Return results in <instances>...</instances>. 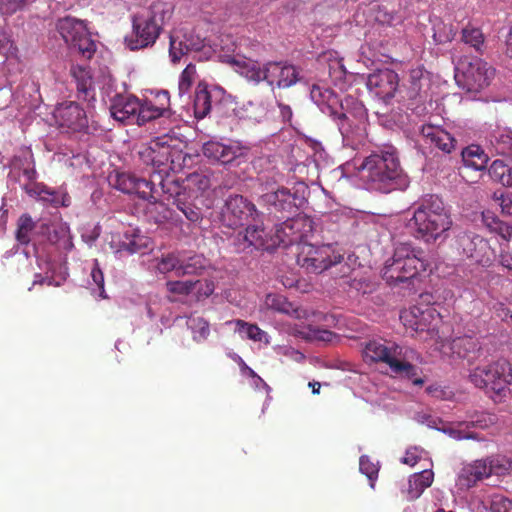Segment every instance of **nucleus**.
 Instances as JSON below:
<instances>
[{"label":"nucleus","mask_w":512,"mask_h":512,"mask_svg":"<svg viewBox=\"0 0 512 512\" xmlns=\"http://www.w3.org/2000/svg\"><path fill=\"white\" fill-rule=\"evenodd\" d=\"M310 99L322 113L337 122L345 146L356 149L366 143L367 111L360 101L353 96L340 100L333 90L322 83L311 86Z\"/></svg>","instance_id":"f257e3e1"},{"label":"nucleus","mask_w":512,"mask_h":512,"mask_svg":"<svg viewBox=\"0 0 512 512\" xmlns=\"http://www.w3.org/2000/svg\"><path fill=\"white\" fill-rule=\"evenodd\" d=\"M355 169L356 176L368 190L390 193L405 190L410 183L400 166L397 150L392 145H384L373 151Z\"/></svg>","instance_id":"f03ea898"},{"label":"nucleus","mask_w":512,"mask_h":512,"mask_svg":"<svg viewBox=\"0 0 512 512\" xmlns=\"http://www.w3.org/2000/svg\"><path fill=\"white\" fill-rule=\"evenodd\" d=\"M222 61L247 81L254 84L266 82L272 90L290 88L301 80L299 69L287 61H268L261 65L242 54L223 55Z\"/></svg>","instance_id":"7ed1b4c3"},{"label":"nucleus","mask_w":512,"mask_h":512,"mask_svg":"<svg viewBox=\"0 0 512 512\" xmlns=\"http://www.w3.org/2000/svg\"><path fill=\"white\" fill-rule=\"evenodd\" d=\"M406 227L415 238L431 244L444 241L452 227L449 210L436 195L422 198L415 207Z\"/></svg>","instance_id":"20e7f679"},{"label":"nucleus","mask_w":512,"mask_h":512,"mask_svg":"<svg viewBox=\"0 0 512 512\" xmlns=\"http://www.w3.org/2000/svg\"><path fill=\"white\" fill-rule=\"evenodd\" d=\"M311 230V220L305 216L289 218L275 227L274 234L268 233L262 226H248L232 236V244L237 252L251 249L272 250L278 246L288 247L298 238L291 236L293 230Z\"/></svg>","instance_id":"39448f33"},{"label":"nucleus","mask_w":512,"mask_h":512,"mask_svg":"<svg viewBox=\"0 0 512 512\" xmlns=\"http://www.w3.org/2000/svg\"><path fill=\"white\" fill-rule=\"evenodd\" d=\"M366 362H383L397 376L412 380L414 385H422L424 380L416 377L418 368L412 364L420 359L419 353L406 346H400L384 339H374L367 342L363 349Z\"/></svg>","instance_id":"423d86ee"},{"label":"nucleus","mask_w":512,"mask_h":512,"mask_svg":"<svg viewBox=\"0 0 512 512\" xmlns=\"http://www.w3.org/2000/svg\"><path fill=\"white\" fill-rule=\"evenodd\" d=\"M45 234V223L35 222L27 215L23 214L17 222L16 239L22 245L31 244L37 258L38 266L41 270L35 273L33 285L47 284L48 286H61L67 279V267L63 264L57 265L50 260H43L39 250L42 244V236Z\"/></svg>","instance_id":"0eeeda50"},{"label":"nucleus","mask_w":512,"mask_h":512,"mask_svg":"<svg viewBox=\"0 0 512 512\" xmlns=\"http://www.w3.org/2000/svg\"><path fill=\"white\" fill-rule=\"evenodd\" d=\"M435 316L439 317V313L434 308H426L421 310L418 307H413L409 312L401 314V319L405 325H409L416 332L427 331L431 338L438 343H441L440 349H444L446 345L449 346L453 354H456L459 358L466 359L471 364L480 352L479 341L477 338L469 335L457 337L451 342H447L439 335V331L436 330V324L430 325L428 320L434 319Z\"/></svg>","instance_id":"6e6552de"},{"label":"nucleus","mask_w":512,"mask_h":512,"mask_svg":"<svg viewBox=\"0 0 512 512\" xmlns=\"http://www.w3.org/2000/svg\"><path fill=\"white\" fill-rule=\"evenodd\" d=\"M172 12L171 4L156 2L147 10L133 16L132 33L124 38L126 47L136 51L152 46L166 22L171 19Z\"/></svg>","instance_id":"1a4fd4ad"},{"label":"nucleus","mask_w":512,"mask_h":512,"mask_svg":"<svg viewBox=\"0 0 512 512\" xmlns=\"http://www.w3.org/2000/svg\"><path fill=\"white\" fill-rule=\"evenodd\" d=\"M37 173L35 170L32 154L24 151L21 157H15L9 179L19 183L21 188L31 197H35L54 207H68L71 203L70 197L64 190H54L36 182Z\"/></svg>","instance_id":"9d476101"},{"label":"nucleus","mask_w":512,"mask_h":512,"mask_svg":"<svg viewBox=\"0 0 512 512\" xmlns=\"http://www.w3.org/2000/svg\"><path fill=\"white\" fill-rule=\"evenodd\" d=\"M428 262L424 251L408 243L396 246L393 257L387 260L382 270L383 278L389 284L415 279L425 273Z\"/></svg>","instance_id":"9b49d317"},{"label":"nucleus","mask_w":512,"mask_h":512,"mask_svg":"<svg viewBox=\"0 0 512 512\" xmlns=\"http://www.w3.org/2000/svg\"><path fill=\"white\" fill-rule=\"evenodd\" d=\"M312 230L313 225L311 224V230L309 231L302 228L290 232V234H292L291 236H295L299 239L289 246H296L297 263L302 268L311 273H321L332 265L339 263L342 259V255L336 252L331 244L315 246L308 242V237Z\"/></svg>","instance_id":"f8f14e48"},{"label":"nucleus","mask_w":512,"mask_h":512,"mask_svg":"<svg viewBox=\"0 0 512 512\" xmlns=\"http://www.w3.org/2000/svg\"><path fill=\"white\" fill-rule=\"evenodd\" d=\"M469 379L475 387L485 389L494 402L512 396V368L505 359L470 370Z\"/></svg>","instance_id":"ddd939ff"},{"label":"nucleus","mask_w":512,"mask_h":512,"mask_svg":"<svg viewBox=\"0 0 512 512\" xmlns=\"http://www.w3.org/2000/svg\"><path fill=\"white\" fill-rule=\"evenodd\" d=\"M494 76V69L478 57L465 56L455 65L457 85L468 92L486 88Z\"/></svg>","instance_id":"4468645a"},{"label":"nucleus","mask_w":512,"mask_h":512,"mask_svg":"<svg viewBox=\"0 0 512 512\" xmlns=\"http://www.w3.org/2000/svg\"><path fill=\"white\" fill-rule=\"evenodd\" d=\"M57 30L69 48L90 59L96 51V43L83 20L65 17L58 21Z\"/></svg>","instance_id":"2eb2a0df"},{"label":"nucleus","mask_w":512,"mask_h":512,"mask_svg":"<svg viewBox=\"0 0 512 512\" xmlns=\"http://www.w3.org/2000/svg\"><path fill=\"white\" fill-rule=\"evenodd\" d=\"M311 148L313 150L311 157H307L304 162H297L289 168L295 177L299 179L298 189L302 190L303 193H305L308 187L306 181H314L326 155L322 145L318 142H313Z\"/></svg>","instance_id":"dca6fc26"},{"label":"nucleus","mask_w":512,"mask_h":512,"mask_svg":"<svg viewBox=\"0 0 512 512\" xmlns=\"http://www.w3.org/2000/svg\"><path fill=\"white\" fill-rule=\"evenodd\" d=\"M366 85L371 94L387 103L398 90L399 78L393 70H378L368 76Z\"/></svg>","instance_id":"f3484780"},{"label":"nucleus","mask_w":512,"mask_h":512,"mask_svg":"<svg viewBox=\"0 0 512 512\" xmlns=\"http://www.w3.org/2000/svg\"><path fill=\"white\" fill-rule=\"evenodd\" d=\"M203 154L213 162L227 165L246 154V149L235 141L211 140L203 145Z\"/></svg>","instance_id":"a211bd4d"},{"label":"nucleus","mask_w":512,"mask_h":512,"mask_svg":"<svg viewBox=\"0 0 512 512\" xmlns=\"http://www.w3.org/2000/svg\"><path fill=\"white\" fill-rule=\"evenodd\" d=\"M55 123L67 131H80L87 126L84 110L75 102H64L53 111Z\"/></svg>","instance_id":"6ab92c4d"},{"label":"nucleus","mask_w":512,"mask_h":512,"mask_svg":"<svg viewBox=\"0 0 512 512\" xmlns=\"http://www.w3.org/2000/svg\"><path fill=\"white\" fill-rule=\"evenodd\" d=\"M457 243L459 249L468 258L482 265L490 262L492 251L488 241L483 237L472 232H464L458 236Z\"/></svg>","instance_id":"aec40b11"},{"label":"nucleus","mask_w":512,"mask_h":512,"mask_svg":"<svg viewBox=\"0 0 512 512\" xmlns=\"http://www.w3.org/2000/svg\"><path fill=\"white\" fill-rule=\"evenodd\" d=\"M263 200L275 211L286 212L294 215L297 210L305 203V196L302 190L297 189L295 193H291L286 188L267 193L263 196Z\"/></svg>","instance_id":"412c9836"},{"label":"nucleus","mask_w":512,"mask_h":512,"mask_svg":"<svg viewBox=\"0 0 512 512\" xmlns=\"http://www.w3.org/2000/svg\"><path fill=\"white\" fill-rule=\"evenodd\" d=\"M255 212L254 204L241 195H234L226 200L222 217L228 226L237 227L242 225L245 220L253 217Z\"/></svg>","instance_id":"4be33fe9"},{"label":"nucleus","mask_w":512,"mask_h":512,"mask_svg":"<svg viewBox=\"0 0 512 512\" xmlns=\"http://www.w3.org/2000/svg\"><path fill=\"white\" fill-rule=\"evenodd\" d=\"M207 47V40L198 35L180 34L174 32L170 35L169 56L173 63L179 62L183 56L191 51H202Z\"/></svg>","instance_id":"5701e85b"},{"label":"nucleus","mask_w":512,"mask_h":512,"mask_svg":"<svg viewBox=\"0 0 512 512\" xmlns=\"http://www.w3.org/2000/svg\"><path fill=\"white\" fill-rule=\"evenodd\" d=\"M170 105L169 93L166 90L157 91L152 99L140 101L137 110V124L142 125L163 115Z\"/></svg>","instance_id":"b1692460"},{"label":"nucleus","mask_w":512,"mask_h":512,"mask_svg":"<svg viewBox=\"0 0 512 512\" xmlns=\"http://www.w3.org/2000/svg\"><path fill=\"white\" fill-rule=\"evenodd\" d=\"M157 147L158 148H155L153 158V167L155 168L154 177L159 178V185L161 186V190L164 194L173 195L174 192L170 186L176 184L177 181L169 176L166 178L162 176V173H165L171 168L169 164L171 162V147L160 139H158Z\"/></svg>","instance_id":"393cba45"},{"label":"nucleus","mask_w":512,"mask_h":512,"mask_svg":"<svg viewBox=\"0 0 512 512\" xmlns=\"http://www.w3.org/2000/svg\"><path fill=\"white\" fill-rule=\"evenodd\" d=\"M44 242L64 254L70 252L74 247L70 227L64 222L45 223V234L42 236V243Z\"/></svg>","instance_id":"a878e982"},{"label":"nucleus","mask_w":512,"mask_h":512,"mask_svg":"<svg viewBox=\"0 0 512 512\" xmlns=\"http://www.w3.org/2000/svg\"><path fill=\"white\" fill-rule=\"evenodd\" d=\"M140 100L133 95H116L110 106L111 116L122 123H136Z\"/></svg>","instance_id":"bb28decb"},{"label":"nucleus","mask_w":512,"mask_h":512,"mask_svg":"<svg viewBox=\"0 0 512 512\" xmlns=\"http://www.w3.org/2000/svg\"><path fill=\"white\" fill-rule=\"evenodd\" d=\"M421 135L425 143L434 146L444 153L449 154L456 148L457 141L455 138L439 125H423Z\"/></svg>","instance_id":"cd10ccee"},{"label":"nucleus","mask_w":512,"mask_h":512,"mask_svg":"<svg viewBox=\"0 0 512 512\" xmlns=\"http://www.w3.org/2000/svg\"><path fill=\"white\" fill-rule=\"evenodd\" d=\"M488 477L484 460H476L461 469L456 480V487L461 491H466L475 486L478 481Z\"/></svg>","instance_id":"c85d7f7f"},{"label":"nucleus","mask_w":512,"mask_h":512,"mask_svg":"<svg viewBox=\"0 0 512 512\" xmlns=\"http://www.w3.org/2000/svg\"><path fill=\"white\" fill-rule=\"evenodd\" d=\"M146 246V239L139 235H129L125 233L123 236L113 235L110 241V247L113 252L119 256L131 255L139 252Z\"/></svg>","instance_id":"c756f323"},{"label":"nucleus","mask_w":512,"mask_h":512,"mask_svg":"<svg viewBox=\"0 0 512 512\" xmlns=\"http://www.w3.org/2000/svg\"><path fill=\"white\" fill-rule=\"evenodd\" d=\"M471 505L476 512H512V500L502 495H493L490 498L476 496Z\"/></svg>","instance_id":"7c9ffc66"},{"label":"nucleus","mask_w":512,"mask_h":512,"mask_svg":"<svg viewBox=\"0 0 512 512\" xmlns=\"http://www.w3.org/2000/svg\"><path fill=\"white\" fill-rule=\"evenodd\" d=\"M434 479V473L431 469H424L419 473L410 476L408 480V487L403 490L406 498L409 501L418 499L424 490L431 486Z\"/></svg>","instance_id":"2f4dec72"},{"label":"nucleus","mask_w":512,"mask_h":512,"mask_svg":"<svg viewBox=\"0 0 512 512\" xmlns=\"http://www.w3.org/2000/svg\"><path fill=\"white\" fill-rule=\"evenodd\" d=\"M214 93L215 91L209 90L204 84L197 86L193 100L194 115L197 119H203L209 114Z\"/></svg>","instance_id":"473e14b6"},{"label":"nucleus","mask_w":512,"mask_h":512,"mask_svg":"<svg viewBox=\"0 0 512 512\" xmlns=\"http://www.w3.org/2000/svg\"><path fill=\"white\" fill-rule=\"evenodd\" d=\"M225 324H234L235 331L240 335L245 336L247 339L264 344L270 343L269 335L264 330L260 329L256 324H250L240 319L227 321Z\"/></svg>","instance_id":"72a5a7b5"},{"label":"nucleus","mask_w":512,"mask_h":512,"mask_svg":"<svg viewBox=\"0 0 512 512\" xmlns=\"http://www.w3.org/2000/svg\"><path fill=\"white\" fill-rule=\"evenodd\" d=\"M461 156L464 166L475 171L485 169L488 163L487 155L478 145H470L464 148Z\"/></svg>","instance_id":"f704fd0d"},{"label":"nucleus","mask_w":512,"mask_h":512,"mask_svg":"<svg viewBox=\"0 0 512 512\" xmlns=\"http://www.w3.org/2000/svg\"><path fill=\"white\" fill-rule=\"evenodd\" d=\"M235 115L240 119H247L252 122L262 121L268 112V105L264 102L248 101L242 106L234 109Z\"/></svg>","instance_id":"c9c22d12"},{"label":"nucleus","mask_w":512,"mask_h":512,"mask_svg":"<svg viewBox=\"0 0 512 512\" xmlns=\"http://www.w3.org/2000/svg\"><path fill=\"white\" fill-rule=\"evenodd\" d=\"M110 183L117 190L122 191L124 193L133 194V190L139 189L141 185L147 187L144 178H139L130 173H116L114 176H110Z\"/></svg>","instance_id":"e433bc0d"},{"label":"nucleus","mask_w":512,"mask_h":512,"mask_svg":"<svg viewBox=\"0 0 512 512\" xmlns=\"http://www.w3.org/2000/svg\"><path fill=\"white\" fill-rule=\"evenodd\" d=\"M186 325L195 343L203 344L208 340L211 333L208 320L201 316L191 315L187 318Z\"/></svg>","instance_id":"4c0bfd02"},{"label":"nucleus","mask_w":512,"mask_h":512,"mask_svg":"<svg viewBox=\"0 0 512 512\" xmlns=\"http://www.w3.org/2000/svg\"><path fill=\"white\" fill-rule=\"evenodd\" d=\"M145 215L149 221L163 223L172 218V211L168 206L155 199H149L143 203Z\"/></svg>","instance_id":"58836bf2"},{"label":"nucleus","mask_w":512,"mask_h":512,"mask_svg":"<svg viewBox=\"0 0 512 512\" xmlns=\"http://www.w3.org/2000/svg\"><path fill=\"white\" fill-rule=\"evenodd\" d=\"M206 265L207 261L202 255L181 251L179 277L197 274L204 269Z\"/></svg>","instance_id":"ea45409f"},{"label":"nucleus","mask_w":512,"mask_h":512,"mask_svg":"<svg viewBox=\"0 0 512 512\" xmlns=\"http://www.w3.org/2000/svg\"><path fill=\"white\" fill-rule=\"evenodd\" d=\"M181 261V251H174L162 254L153 261L154 269L161 274L174 272L179 277V267Z\"/></svg>","instance_id":"a19ab883"},{"label":"nucleus","mask_w":512,"mask_h":512,"mask_svg":"<svg viewBox=\"0 0 512 512\" xmlns=\"http://www.w3.org/2000/svg\"><path fill=\"white\" fill-rule=\"evenodd\" d=\"M211 185V175L208 171H196L186 177L184 187L197 197L208 190Z\"/></svg>","instance_id":"79ce46f5"},{"label":"nucleus","mask_w":512,"mask_h":512,"mask_svg":"<svg viewBox=\"0 0 512 512\" xmlns=\"http://www.w3.org/2000/svg\"><path fill=\"white\" fill-rule=\"evenodd\" d=\"M491 145L497 154L512 158V130L508 128L498 129L491 135Z\"/></svg>","instance_id":"37998d69"},{"label":"nucleus","mask_w":512,"mask_h":512,"mask_svg":"<svg viewBox=\"0 0 512 512\" xmlns=\"http://www.w3.org/2000/svg\"><path fill=\"white\" fill-rule=\"evenodd\" d=\"M264 305L266 308L280 313L293 314L296 318H300L303 312L298 308H294L284 296L279 294H268L265 298Z\"/></svg>","instance_id":"c03bdc74"},{"label":"nucleus","mask_w":512,"mask_h":512,"mask_svg":"<svg viewBox=\"0 0 512 512\" xmlns=\"http://www.w3.org/2000/svg\"><path fill=\"white\" fill-rule=\"evenodd\" d=\"M489 175L502 185L512 187V166H509L503 159H496L492 162Z\"/></svg>","instance_id":"a18cd8bd"},{"label":"nucleus","mask_w":512,"mask_h":512,"mask_svg":"<svg viewBox=\"0 0 512 512\" xmlns=\"http://www.w3.org/2000/svg\"><path fill=\"white\" fill-rule=\"evenodd\" d=\"M483 460L486 464L488 476L493 474L500 476L512 470V458L505 455H495Z\"/></svg>","instance_id":"49530a36"},{"label":"nucleus","mask_w":512,"mask_h":512,"mask_svg":"<svg viewBox=\"0 0 512 512\" xmlns=\"http://www.w3.org/2000/svg\"><path fill=\"white\" fill-rule=\"evenodd\" d=\"M172 191L174 192L173 195H169L170 197H175L174 203L176 204L177 208L183 212V214L186 216V218L192 222H196L200 218V211L195 206L191 205L190 203H184L181 201L180 198V187L178 183L170 186Z\"/></svg>","instance_id":"de8ad7c7"},{"label":"nucleus","mask_w":512,"mask_h":512,"mask_svg":"<svg viewBox=\"0 0 512 512\" xmlns=\"http://www.w3.org/2000/svg\"><path fill=\"white\" fill-rule=\"evenodd\" d=\"M467 422H460L456 426H450L443 429V432L449 435L455 440L472 439L476 441H483L484 438L478 433L469 431L470 428H466Z\"/></svg>","instance_id":"09e8293b"},{"label":"nucleus","mask_w":512,"mask_h":512,"mask_svg":"<svg viewBox=\"0 0 512 512\" xmlns=\"http://www.w3.org/2000/svg\"><path fill=\"white\" fill-rule=\"evenodd\" d=\"M466 422V428H479L484 430L495 425L497 417L495 414L488 412H474L469 415V420Z\"/></svg>","instance_id":"8fccbe9b"},{"label":"nucleus","mask_w":512,"mask_h":512,"mask_svg":"<svg viewBox=\"0 0 512 512\" xmlns=\"http://www.w3.org/2000/svg\"><path fill=\"white\" fill-rule=\"evenodd\" d=\"M482 218L485 224L497 231L503 239L508 241L512 238V225L500 222L494 215H490L489 212L482 213Z\"/></svg>","instance_id":"3c124183"},{"label":"nucleus","mask_w":512,"mask_h":512,"mask_svg":"<svg viewBox=\"0 0 512 512\" xmlns=\"http://www.w3.org/2000/svg\"><path fill=\"white\" fill-rule=\"evenodd\" d=\"M433 38L438 44L450 42L454 39L457 29L451 24H445L443 22L435 23L433 26Z\"/></svg>","instance_id":"603ef678"},{"label":"nucleus","mask_w":512,"mask_h":512,"mask_svg":"<svg viewBox=\"0 0 512 512\" xmlns=\"http://www.w3.org/2000/svg\"><path fill=\"white\" fill-rule=\"evenodd\" d=\"M34 0H0V26L5 22V17L21 10Z\"/></svg>","instance_id":"864d4df0"},{"label":"nucleus","mask_w":512,"mask_h":512,"mask_svg":"<svg viewBox=\"0 0 512 512\" xmlns=\"http://www.w3.org/2000/svg\"><path fill=\"white\" fill-rule=\"evenodd\" d=\"M359 470L362 474L367 476L370 486L374 488L379 472L378 463H373L368 456H361L359 461Z\"/></svg>","instance_id":"5fc2aeb1"},{"label":"nucleus","mask_w":512,"mask_h":512,"mask_svg":"<svg viewBox=\"0 0 512 512\" xmlns=\"http://www.w3.org/2000/svg\"><path fill=\"white\" fill-rule=\"evenodd\" d=\"M492 200L506 216H512V194L504 190H497L493 193Z\"/></svg>","instance_id":"6e6d98bb"},{"label":"nucleus","mask_w":512,"mask_h":512,"mask_svg":"<svg viewBox=\"0 0 512 512\" xmlns=\"http://www.w3.org/2000/svg\"><path fill=\"white\" fill-rule=\"evenodd\" d=\"M145 182L146 184H148L147 187L141 185L139 189L133 190V194H137L144 202L149 199H155L156 194H158L157 185L161 188V186L159 185V178L154 177V174L152 175L151 180L145 179Z\"/></svg>","instance_id":"4d7b16f0"},{"label":"nucleus","mask_w":512,"mask_h":512,"mask_svg":"<svg viewBox=\"0 0 512 512\" xmlns=\"http://www.w3.org/2000/svg\"><path fill=\"white\" fill-rule=\"evenodd\" d=\"M462 40L476 51H479L483 45L484 37L478 28L467 27L462 30Z\"/></svg>","instance_id":"13d9d810"},{"label":"nucleus","mask_w":512,"mask_h":512,"mask_svg":"<svg viewBox=\"0 0 512 512\" xmlns=\"http://www.w3.org/2000/svg\"><path fill=\"white\" fill-rule=\"evenodd\" d=\"M198 283L199 281L176 280L168 281L166 286L167 290L172 294L188 295Z\"/></svg>","instance_id":"bf43d9fd"},{"label":"nucleus","mask_w":512,"mask_h":512,"mask_svg":"<svg viewBox=\"0 0 512 512\" xmlns=\"http://www.w3.org/2000/svg\"><path fill=\"white\" fill-rule=\"evenodd\" d=\"M195 73V66L191 64L187 65V67L181 73L178 84V91L180 97H183L189 92L190 87L194 81Z\"/></svg>","instance_id":"052dcab7"},{"label":"nucleus","mask_w":512,"mask_h":512,"mask_svg":"<svg viewBox=\"0 0 512 512\" xmlns=\"http://www.w3.org/2000/svg\"><path fill=\"white\" fill-rule=\"evenodd\" d=\"M90 278L91 281L88 282L89 285L97 288L99 291V296L101 298H105L104 275L96 259L92 261Z\"/></svg>","instance_id":"680f3d73"},{"label":"nucleus","mask_w":512,"mask_h":512,"mask_svg":"<svg viewBox=\"0 0 512 512\" xmlns=\"http://www.w3.org/2000/svg\"><path fill=\"white\" fill-rule=\"evenodd\" d=\"M412 83H411V98H416L420 96V92L423 86V82L427 83L428 79L424 77L421 70H414L411 73Z\"/></svg>","instance_id":"e2e57ef3"},{"label":"nucleus","mask_w":512,"mask_h":512,"mask_svg":"<svg viewBox=\"0 0 512 512\" xmlns=\"http://www.w3.org/2000/svg\"><path fill=\"white\" fill-rule=\"evenodd\" d=\"M158 145V139L151 140L148 145L143 146L139 151V157L143 163L153 166L155 148Z\"/></svg>","instance_id":"0e129e2a"},{"label":"nucleus","mask_w":512,"mask_h":512,"mask_svg":"<svg viewBox=\"0 0 512 512\" xmlns=\"http://www.w3.org/2000/svg\"><path fill=\"white\" fill-rule=\"evenodd\" d=\"M275 351L278 355H282L287 359L298 363L302 362L305 358L304 354L299 350H296L295 348L287 345L278 346L275 348Z\"/></svg>","instance_id":"69168bd1"},{"label":"nucleus","mask_w":512,"mask_h":512,"mask_svg":"<svg viewBox=\"0 0 512 512\" xmlns=\"http://www.w3.org/2000/svg\"><path fill=\"white\" fill-rule=\"evenodd\" d=\"M99 236H100V227L99 226L85 228L84 231L81 233L82 240L89 246H92L94 244V242L98 239Z\"/></svg>","instance_id":"338daca9"},{"label":"nucleus","mask_w":512,"mask_h":512,"mask_svg":"<svg viewBox=\"0 0 512 512\" xmlns=\"http://www.w3.org/2000/svg\"><path fill=\"white\" fill-rule=\"evenodd\" d=\"M13 45L9 36L3 30H0V53L7 55L12 51Z\"/></svg>","instance_id":"774afa93"}]
</instances>
